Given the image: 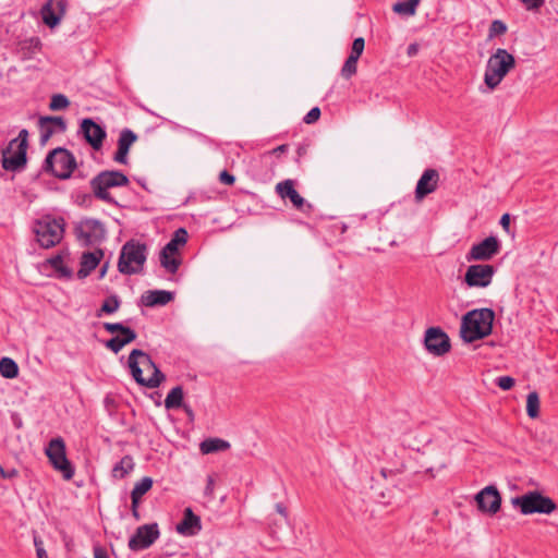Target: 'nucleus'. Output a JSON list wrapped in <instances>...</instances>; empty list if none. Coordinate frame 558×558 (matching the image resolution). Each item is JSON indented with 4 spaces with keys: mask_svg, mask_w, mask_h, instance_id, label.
<instances>
[{
    "mask_svg": "<svg viewBox=\"0 0 558 558\" xmlns=\"http://www.w3.org/2000/svg\"><path fill=\"white\" fill-rule=\"evenodd\" d=\"M495 312L492 308H475L462 316L460 337L466 343L481 340L493 331Z\"/></svg>",
    "mask_w": 558,
    "mask_h": 558,
    "instance_id": "nucleus-1",
    "label": "nucleus"
},
{
    "mask_svg": "<svg viewBox=\"0 0 558 558\" xmlns=\"http://www.w3.org/2000/svg\"><path fill=\"white\" fill-rule=\"evenodd\" d=\"M515 68V59L513 54L504 48H498L487 60L484 73V83L494 90L507 76V74Z\"/></svg>",
    "mask_w": 558,
    "mask_h": 558,
    "instance_id": "nucleus-2",
    "label": "nucleus"
},
{
    "mask_svg": "<svg viewBox=\"0 0 558 558\" xmlns=\"http://www.w3.org/2000/svg\"><path fill=\"white\" fill-rule=\"evenodd\" d=\"M147 258V246L144 243L131 240L121 248L118 260V270L123 275H135L143 271Z\"/></svg>",
    "mask_w": 558,
    "mask_h": 558,
    "instance_id": "nucleus-3",
    "label": "nucleus"
},
{
    "mask_svg": "<svg viewBox=\"0 0 558 558\" xmlns=\"http://www.w3.org/2000/svg\"><path fill=\"white\" fill-rule=\"evenodd\" d=\"M129 182V178L123 172L118 170H105L94 177L89 184L96 198L113 204L116 202L108 190L112 187L126 186Z\"/></svg>",
    "mask_w": 558,
    "mask_h": 558,
    "instance_id": "nucleus-4",
    "label": "nucleus"
},
{
    "mask_svg": "<svg viewBox=\"0 0 558 558\" xmlns=\"http://www.w3.org/2000/svg\"><path fill=\"white\" fill-rule=\"evenodd\" d=\"M64 219L45 216L35 222L34 232L39 245L44 248L56 246L63 239Z\"/></svg>",
    "mask_w": 558,
    "mask_h": 558,
    "instance_id": "nucleus-5",
    "label": "nucleus"
},
{
    "mask_svg": "<svg viewBox=\"0 0 558 558\" xmlns=\"http://www.w3.org/2000/svg\"><path fill=\"white\" fill-rule=\"evenodd\" d=\"M511 504L518 507L520 512L524 515L533 513L549 514L556 509L554 500L537 490L527 492L522 496L513 497Z\"/></svg>",
    "mask_w": 558,
    "mask_h": 558,
    "instance_id": "nucleus-6",
    "label": "nucleus"
},
{
    "mask_svg": "<svg viewBox=\"0 0 558 558\" xmlns=\"http://www.w3.org/2000/svg\"><path fill=\"white\" fill-rule=\"evenodd\" d=\"M76 168L75 157L65 148L58 147L51 150L46 159L44 169L50 171L56 178L66 180Z\"/></svg>",
    "mask_w": 558,
    "mask_h": 558,
    "instance_id": "nucleus-7",
    "label": "nucleus"
},
{
    "mask_svg": "<svg viewBox=\"0 0 558 558\" xmlns=\"http://www.w3.org/2000/svg\"><path fill=\"white\" fill-rule=\"evenodd\" d=\"M74 233L83 246H94L100 244L106 239L107 231L100 220L84 218L75 225Z\"/></svg>",
    "mask_w": 558,
    "mask_h": 558,
    "instance_id": "nucleus-8",
    "label": "nucleus"
},
{
    "mask_svg": "<svg viewBox=\"0 0 558 558\" xmlns=\"http://www.w3.org/2000/svg\"><path fill=\"white\" fill-rule=\"evenodd\" d=\"M53 469L60 472L64 480L74 476V468L66 457L65 442L61 437L52 438L45 450Z\"/></svg>",
    "mask_w": 558,
    "mask_h": 558,
    "instance_id": "nucleus-9",
    "label": "nucleus"
},
{
    "mask_svg": "<svg viewBox=\"0 0 558 558\" xmlns=\"http://www.w3.org/2000/svg\"><path fill=\"white\" fill-rule=\"evenodd\" d=\"M424 345L435 356H442L451 349L450 339L440 327H429L426 329Z\"/></svg>",
    "mask_w": 558,
    "mask_h": 558,
    "instance_id": "nucleus-10",
    "label": "nucleus"
},
{
    "mask_svg": "<svg viewBox=\"0 0 558 558\" xmlns=\"http://www.w3.org/2000/svg\"><path fill=\"white\" fill-rule=\"evenodd\" d=\"M496 272L493 265L475 264L468 267L464 275V282L471 288H486Z\"/></svg>",
    "mask_w": 558,
    "mask_h": 558,
    "instance_id": "nucleus-11",
    "label": "nucleus"
},
{
    "mask_svg": "<svg viewBox=\"0 0 558 558\" xmlns=\"http://www.w3.org/2000/svg\"><path fill=\"white\" fill-rule=\"evenodd\" d=\"M159 535L157 523L141 525L130 538L129 548L133 551L146 549L158 539Z\"/></svg>",
    "mask_w": 558,
    "mask_h": 558,
    "instance_id": "nucleus-12",
    "label": "nucleus"
},
{
    "mask_svg": "<svg viewBox=\"0 0 558 558\" xmlns=\"http://www.w3.org/2000/svg\"><path fill=\"white\" fill-rule=\"evenodd\" d=\"M500 251V242L496 236H488L472 245L470 251L468 252L465 258L468 262L473 260H482L486 262L492 259L495 255H497Z\"/></svg>",
    "mask_w": 558,
    "mask_h": 558,
    "instance_id": "nucleus-13",
    "label": "nucleus"
},
{
    "mask_svg": "<svg viewBox=\"0 0 558 558\" xmlns=\"http://www.w3.org/2000/svg\"><path fill=\"white\" fill-rule=\"evenodd\" d=\"M81 133L95 150H99L102 147L104 141L107 137L106 130L90 118L83 119Z\"/></svg>",
    "mask_w": 558,
    "mask_h": 558,
    "instance_id": "nucleus-14",
    "label": "nucleus"
},
{
    "mask_svg": "<svg viewBox=\"0 0 558 558\" xmlns=\"http://www.w3.org/2000/svg\"><path fill=\"white\" fill-rule=\"evenodd\" d=\"M477 507L482 512L495 514L500 509L501 496L495 486L483 488L476 496Z\"/></svg>",
    "mask_w": 558,
    "mask_h": 558,
    "instance_id": "nucleus-15",
    "label": "nucleus"
},
{
    "mask_svg": "<svg viewBox=\"0 0 558 558\" xmlns=\"http://www.w3.org/2000/svg\"><path fill=\"white\" fill-rule=\"evenodd\" d=\"M276 192L281 198H289L292 205L303 211L307 213L312 210V205L298 193L294 189V182L290 179L279 182L276 185Z\"/></svg>",
    "mask_w": 558,
    "mask_h": 558,
    "instance_id": "nucleus-16",
    "label": "nucleus"
},
{
    "mask_svg": "<svg viewBox=\"0 0 558 558\" xmlns=\"http://www.w3.org/2000/svg\"><path fill=\"white\" fill-rule=\"evenodd\" d=\"M64 0H48L40 9L43 22L50 28L59 25L65 14Z\"/></svg>",
    "mask_w": 558,
    "mask_h": 558,
    "instance_id": "nucleus-17",
    "label": "nucleus"
},
{
    "mask_svg": "<svg viewBox=\"0 0 558 558\" xmlns=\"http://www.w3.org/2000/svg\"><path fill=\"white\" fill-rule=\"evenodd\" d=\"M40 144L45 145L56 133H63L66 123L62 117H40L38 121Z\"/></svg>",
    "mask_w": 558,
    "mask_h": 558,
    "instance_id": "nucleus-18",
    "label": "nucleus"
},
{
    "mask_svg": "<svg viewBox=\"0 0 558 558\" xmlns=\"http://www.w3.org/2000/svg\"><path fill=\"white\" fill-rule=\"evenodd\" d=\"M439 181V173L436 169H426L417 181L415 199L422 201L425 196L436 191Z\"/></svg>",
    "mask_w": 558,
    "mask_h": 558,
    "instance_id": "nucleus-19",
    "label": "nucleus"
},
{
    "mask_svg": "<svg viewBox=\"0 0 558 558\" xmlns=\"http://www.w3.org/2000/svg\"><path fill=\"white\" fill-rule=\"evenodd\" d=\"M137 141V135L130 129H123L118 138V149L113 155V160L121 165L129 163V151L131 146Z\"/></svg>",
    "mask_w": 558,
    "mask_h": 558,
    "instance_id": "nucleus-20",
    "label": "nucleus"
},
{
    "mask_svg": "<svg viewBox=\"0 0 558 558\" xmlns=\"http://www.w3.org/2000/svg\"><path fill=\"white\" fill-rule=\"evenodd\" d=\"M26 163V150L23 148H10L2 151V167L8 171H16Z\"/></svg>",
    "mask_w": 558,
    "mask_h": 558,
    "instance_id": "nucleus-21",
    "label": "nucleus"
},
{
    "mask_svg": "<svg viewBox=\"0 0 558 558\" xmlns=\"http://www.w3.org/2000/svg\"><path fill=\"white\" fill-rule=\"evenodd\" d=\"M140 362L144 369L151 372V375L147 377V388H157L166 379L165 374L158 368L155 362L151 360L149 354L141 350L138 354Z\"/></svg>",
    "mask_w": 558,
    "mask_h": 558,
    "instance_id": "nucleus-22",
    "label": "nucleus"
},
{
    "mask_svg": "<svg viewBox=\"0 0 558 558\" xmlns=\"http://www.w3.org/2000/svg\"><path fill=\"white\" fill-rule=\"evenodd\" d=\"M181 535L193 536L202 530L201 518L191 508L184 510L183 519L175 527Z\"/></svg>",
    "mask_w": 558,
    "mask_h": 558,
    "instance_id": "nucleus-23",
    "label": "nucleus"
},
{
    "mask_svg": "<svg viewBox=\"0 0 558 558\" xmlns=\"http://www.w3.org/2000/svg\"><path fill=\"white\" fill-rule=\"evenodd\" d=\"M174 299L172 292L166 290H149L145 292L141 301L147 307L163 306Z\"/></svg>",
    "mask_w": 558,
    "mask_h": 558,
    "instance_id": "nucleus-24",
    "label": "nucleus"
},
{
    "mask_svg": "<svg viewBox=\"0 0 558 558\" xmlns=\"http://www.w3.org/2000/svg\"><path fill=\"white\" fill-rule=\"evenodd\" d=\"M102 256L104 252L101 250L83 253L81 258V268L77 271V277L80 279L86 278L98 266Z\"/></svg>",
    "mask_w": 558,
    "mask_h": 558,
    "instance_id": "nucleus-25",
    "label": "nucleus"
},
{
    "mask_svg": "<svg viewBox=\"0 0 558 558\" xmlns=\"http://www.w3.org/2000/svg\"><path fill=\"white\" fill-rule=\"evenodd\" d=\"M138 354H141L140 349L132 350L129 355L128 363H129V367L131 369V374H132L133 378L135 379V381L138 385L146 387L147 377L143 376V368L140 366L142 364L140 362Z\"/></svg>",
    "mask_w": 558,
    "mask_h": 558,
    "instance_id": "nucleus-26",
    "label": "nucleus"
},
{
    "mask_svg": "<svg viewBox=\"0 0 558 558\" xmlns=\"http://www.w3.org/2000/svg\"><path fill=\"white\" fill-rule=\"evenodd\" d=\"M230 448V442L221 438H207L199 445L201 452L203 454H209L214 452L225 451Z\"/></svg>",
    "mask_w": 558,
    "mask_h": 558,
    "instance_id": "nucleus-27",
    "label": "nucleus"
},
{
    "mask_svg": "<svg viewBox=\"0 0 558 558\" xmlns=\"http://www.w3.org/2000/svg\"><path fill=\"white\" fill-rule=\"evenodd\" d=\"M135 466L134 460L131 456H124L112 469V476L116 478H124L133 471Z\"/></svg>",
    "mask_w": 558,
    "mask_h": 558,
    "instance_id": "nucleus-28",
    "label": "nucleus"
},
{
    "mask_svg": "<svg viewBox=\"0 0 558 558\" xmlns=\"http://www.w3.org/2000/svg\"><path fill=\"white\" fill-rule=\"evenodd\" d=\"M160 264L161 266L169 272V274H175L181 265V259L177 257L175 254L172 252H166L162 247L160 252Z\"/></svg>",
    "mask_w": 558,
    "mask_h": 558,
    "instance_id": "nucleus-29",
    "label": "nucleus"
},
{
    "mask_svg": "<svg viewBox=\"0 0 558 558\" xmlns=\"http://www.w3.org/2000/svg\"><path fill=\"white\" fill-rule=\"evenodd\" d=\"M183 388L177 386L172 388L165 399V408L167 410L180 409L183 403Z\"/></svg>",
    "mask_w": 558,
    "mask_h": 558,
    "instance_id": "nucleus-30",
    "label": "nucleus"
},
{
    "mask_svg": "<svg viewBox=\"0 0 558 558\" xmlns=\"http://www.w3.org/2000/svg\"><path fill=\"white\" fill-rule=\"evenodd\" d=\"M137 335H129V336H116L105 342L107 349L111 350L113 353H119L123 347L133 342L136 339Z\"/></svg>",
    "mask_w": 558,
    "mask_h": 558,
    "instance_id": "nucleus-31",
    "label": "nucleus"
},
{
    "mask_svg": "<svg viewBox=\"0 0 558 558\" xmlns=\"http://www.w3.org/2000/svg\"><path fill=\"white\" fill-rule=\"evenodd\" d=\"M187 241V232L185 229H178L172 239L163 246L165 253L172 252L173 254H178V250L180 245H184Z\"/></svg>",
    "mask_w": 558,
    "mask_h": 558,
    "instance_id": "nucleus-32",
    "label": "nucleus"
},
{
    "mask_svg": "<svg viewBox=\"0 0 558 558\" xmlns=\"http://www.w3.org/2000/svg\"><path fill=\"white\" fill-rule=\"evenodd\" d=\"M0 374L4 378L13 379L19 375V366L11 357H2L0 360Z\"/></svg>",
    "mask_w": 558,
    "mask_h": 558,
    "instance_id": "nucleus-33",
    "label": "nucleus"
},
{
    "mask_svg": "<svg viewBox=\"0 0 558 558\" xmlns=\"http://www.w3.org/2000/svg\"><path fill=\"white\" fill-rule=\"evenodd\" d=\"M121 305V301L118 295H111L107 298L101 304L100 308L96 312L97 317H101L102 314H113Z\"/></svg>",
    "mask_w": 558,
    "mask_h": 558,
    "instance_id": "nucleus-34",
    "label": "nucleus"
},
{
    "mask_svg": "<svg viewBox=\"0 0 558 558\" xmlns=\"http://www.w3.org/2000/svg\"><path fill=\"white\" fill-rule=\"evenodd\" d=\"M421 0H407L393 4V11L402 15H414Z\"/></svg>",
    "mask_w": 558,
    "mask_h": 558,
    "instance_id": "nucleus-35",
    "label": "nucleus"
},
{
    "mask_svg": "<svg viewBox=\"0 0 558 558\" xmlns=\"http://www.w3.org/2000/svg\"><path fill=\"white\" fill-rule=\"evenodd\" d=\"M526 413L531 418L539 415V396L536 391H531L526 398Z\"/></svg>",
    "mask_w": 558,
    "mask_h": 558,
    "instance_id": "nucleus-36",
    "label": "nucleus"
},
{
    "mask_svg": "<svg viewBox=\"0 0 558 558\" xmlns=\"http://www.w3.org/2000/svg\"><path fill=\"white\" fill-rule=\"evenodd\" d=\"M104 329L110 333L118 332V336L136 335V332L130 327L124 326L121 323H104Z\"/></svg>",
    "mask_w": 558,
    "mask_h": 558,
    "instance_id": "nucleus-37",
    "label": "nucleus"
},
{
    "mask_svg": "<svg viewBox=\"0 0 558 558\" xmlns=\"http://www.w3.org/2000/svg\"><path fill=\"white\" fill-rule=\"evenodd\" d=\"M357 61H359V58H356L355 56H349L348 59L345 60L342 69H341V75L344 77V78H350L351 76H353L356 71H357Z\"/></svg>",
    "mask_w": 558,
    "mask_h": 558,
    "instance_id": "nucleus-38",
    "label": "nucleus"
},
{
    "mask_svg": "<svg viewBox=\"0 0 558 558\" xmlns=\"http://www.w3.org/2000/svg\"><path fill=\"white\" fill-rule=\"evenodd\" d=\"M153 478L149 476L143 477L140 482L135 483L132 495L143 497L153 487Z\"/></svg>",
    "mask_w": 558,
    "mask_h": 558,
    "instance_id": "nucleus-39",
    "label": "nucleus"
},
{
    "mask_svg": "<svg viewBox=\"0 0 558 558\" xmlns=\"http://www.w3.org/2000/svg\"><path fill=\"white\" fill-rule=\"evenodd\" d=\"M70 105L69 99L62 94H56L51 97L49 108L51 110H63Z\"/></svg>",
    "mask_w": 558,
    "mask_h": 558,
    "instance_id": "nucleus-40",
    "label": "nucleus"
},
{
    "mask_svg": "<svg viewBox=\"0 0 558 558\" xmlns=\"http://www.w3.org/2000/svg\"><path fill=\"white\" fill-rule=\"evenodd\" d=\"M27 138H28V132L26 129H23L20 131L19 136L14 140H12L10 144V148H23L27 150Z\"/></svg>",
    "mask_w": 558,
    "mask_h": 558,
    "instance_id": "nucleus-41",
    "label": "nucleus"
},
{
    "mask_svg": "<svg viewBox=\"0 0 558 558\" xmlns=\"http://www.w3.org/2000/svg\"><path fill=\"white\" fill-rule=\"evenodd\" d=\"M506 32H507V25L502 21L495 20L492 22L490 27H489V37L490 38L494 36L504 35Z\"/></svg>",
    "mask_w": 558,
    "mask_h": 558,
    "instance_id": "nucleus-42",
    "label": "nucleus"
},
{
    "mask_svg": "<svg viewBox=\"0 0 558 558\" xmlns=\"http://www.w3.org/2000/svg\"><path fill=\"white\" fill-rule=\"evenodd\" d=\"M50 264L57 271L61 272L62 276H65V277L71 276V270L66 266H64L61 256H56V257L51 258Z\"/></svg>",
    "mask_w": 558,
    "mask_h": 558,
    "instance_id": "nucleus-43",
    "label": "nucleus"
},
{
    "mask_svg": "<svg viewBox=\"0 0 558 558\" xmlns=\"http://www.w3.org/2000/svg\"><path fill=\"white\" fill-rule=\"evenodd\" d=\"M365 41L363 37H357L353 40L352 49L350 56H355L356 58H360L361 54L364 51Z\"/></svg>",
    "mask_w": 558,
    "mask_h": 558,
    "instance_id": "nucleus-44",
    "label": "nucleus"
},
{
    "mask_svg": "<svg viewBox=\"0 0 558 558\" xmlns=\"http://www.w3.org/2000/svg\"><path fill=\"white\" fill-rule=\"evenodd\" d=\"M495 383L500 389L510 390L515 381L511 376H500L496 378Z\"/></svg>",
    "mask_w": 558,
    "mask_h": 558,
    "instance_id": "nucleus-45",
    "label": "nucleus"
},
{
    "mask_svg": "<svg viewBox=\"0 0 558 558\" xmlns=\"http://www.w3.org/2000/svg\"><path fill=\"white\" fill-rule=\"evenodd\" d=\"M320 117V109L318 107L312 108L306 116L303 118V121L306 124L315 123Z\"/></svg>",
    "mask_w": 558,
    "mask_h": 558,
    "instance_id": "nucleus-46",
    "label": "nucleus"
},
{
    "mask_svg": "<svg viewBox=\"0 0 558 558\" xmlns=\"http://www.w3.org/2000/svg\"><path fill=\"white\" fill-rule=\"evenodd\" d=\"M141 498L140 496H136V495H132L131 494V500H132V505H131V510H132V515L134 517L135 520H140L141 519V514L138 512V506H140V502H141Z\"/></svg>",
    "mask_w": 558,
    "mask_h": 558,
    "instance_id": "nucleus-47",
    "label": "nucleus"
},
{
    "mask_svg": "<svg viewBox=\"0 0 558 558\" xmlns=\"http://www.w3.org/2000/svg\"><path fill=\"white\" fill-rule=\"evenodd\" d=\"M219 180L221 183L223 184H227V185H232L235 181V178L234 175H232L231 173H229L228 171L223 170L222 172H220L219 174Z\"/></svg>",
    "mask_w": 558,
    "mask_h": 558,
    "instance_id": "nucleus-48",
    "label": "nucleus"
},
{
    "mask_svg": "<svg viewBox=\"0 0 558 558\" xmlns=\"http://www.w3.org/2000/svg\"><path fill=\"white\" fill-rule=\"evenodd\" d=\"M521 1L524 3V5L527 10H537L544 3V0H521Z\"/></svg>",
    "mask_w": 558,
    "mask_h": 558,
    "instance_id": "nucleus-49",
    "label": "nucleus"
},
{
    "mask_svg": "<svg viewBox=\"0 0 558 558\" xmlns=\"http://www.w3.org/2000/svg\"><path fill=\"white\" fill-rule=\"evenodd\" d=\"M34 544L36 547V553L38 558H48L47 553L43 547V542L38 539L37 537L34 538Z\"/></svg>",
    "mask_w": 558,
    "mask_h": 558,
    "instance_id": "nucleus-50",
    "label": "nucleus"
},
{
    "mask_svg": "<svg viewBox=\"0 0 558 558\" xmlns=\"http://www.w3.org/2000/svg\"><path fill=\"white\" fill-rule=\"evenodd\" d=\"M500 225H501L502 229H504L507 233H510V215H509V214H504V215L501 216Z\"/></svg>",
    "mask_w": 558,
    "mask_h": 558,
    "instance_id": "nucleus-51",
    "label": "nucleus"
},
{
    "mask_svg": "<svg viewBox=\"0 0 558 558\" xmlns=\"http://www.w3.org/2000/svg\"><path fill=\"white\" fill-rule=\"evenodd\" d=\"M214 488H215V481L211 476H208L207 478V485L205 487V495L213 497L214 495Z\"/></svg>",
    "mask_w": 558,
    "mask_h": 558,
    "instance_id": "nucleus-52",
    "label": "nucleus"
},
{
    "mask_svg": "<svg viewBox=\"0 0 558 558\" xmlns=\"http://www.w3.org/2000/svg\"><path fill=\"white\" fill-rule=\"evenodd\" d=\"M94 558H109L107 550L101 546L94 547Z\"/></svg>",
    "mask_w": 558,
    "mask_h": 558,
    "instance_id": "nucleus-53",
    "label": "nucleus"
},
{
    "mask_svg": "<svg viewBox=\"0 0 558 558\" xmlns=\"http://www.w3.org/2000/svg\"><path fill=\"white\" fill-rule=\"evenodd\" d=\"M276 508V511L281 514L282 517H284L286 519L288 518V510L287 508L282 505V504H276L275 506Z\"/></svg>",
    "mask_w": 558,
    "mask_h": 558,
    "instance_id": "nucleus-54",
    "label": "nucleus"
},
{
    "mask_svg": "<svg viewBox=\"0 0 558 558\" xmlns=\"http://www.w3.org/2000/svg\"><path fill=\"white\" fill-rule=\"evenodd\" d=\"M0 473L3 477H13L17 474V472L15 470H11V471H4L2 468H0Z\"/></svg>",
    "mask_w": 558,
    "mask_h": 558,
    "instance_id": "nucleus-55",
    "label": "nucleus"
},
{
    "mask_svg": "<svg viewBox=\"0 0 558 558\" xmlns=\"http://www.w3.org/2000/svg\"><path fill=\"white\" fill-rule=\"evenodd\" d=\"M181 408H183L184 412L186 413V415L189 416V418L192 421L194 420V412L193 410L191 409V407L186 405V404H183Z\"/></svg>",
    "mask_w": 558,
    "mask_h": 558,
    "instance_id": "nucleus-56",
    "label": "nucleus"
},
{
    "mask_svg": "<svg viewBox=\"0 0 558 558\" xmlns=\"http://www.w3.org/2000/svg\"><path fill=\"white\" fill-rule=\"evenodd\" d=\"M287 149H288V145L283 144V145H280V146H278V147H276V148L272 150V153H274V154H282V153L287 151Z\"/></svg>",
    "mask_w": 558,
    "mask_h": 558,
    "instance_id": "nucleus-57",
    "label": "nucleus"
},
{
    "mask_svg": "<svg viewBox=\"0 0 558 558\" xmlns=\"http://www.w3.org/2000/svg\"><path fill=\"white\" fill-rule=\"evenodd\" d=\"M417 52V46L412 44L408 47V56H414Z\"/></svg>",
    "mask_w": 558,
    "mask_h": 558,
    "instance_id": "nucleus-58",
    "label": "nucleus"
},
{
    "mask_svg": "<svg viewBox=\"0 0 558 558\" xmlns=\"http://www.w3.org/2000/svg\"><path fill=\"white\" fill-rule=\"evenodd\" d=\"M108 267H109L108 263L102 265V267L100 268V271H99V278H104L105 277V275H106V272L108 270Z\"/></svg>",
    "mask_w": 558,
    "mask_h": 558,
    "instance_id": "nucleus-59",
    "label": "nucleus"
},
{
    "mask_svg": "<svg viewBox=\"0 0 558 558\" xmlns=\"http://www.w3.org/2000/svg\"><path fill=\"white\" fill-rule=\"evenodd\" d=\"M447 461H442L438 464V466L436 468L437 470H442V469H446L447 468Z\"/></svg>",
    "mask_w": 558,
    "mask_h": 558,
    "instance_id": "nucleus-60",
    "label": "nucleus"
},
{
    "mask_svg": "<svg viewBox=\"0 0 558 558\" xmlns=\"http://www.w3.org/2000/svg\"><path fill=\"white\" fill-rule=\"evenodd\" d=\"M380 473H381V475H383L384 477H387V474H388V473H392V471H391V470H390V471H388V470H386V469H383Z\"/></svg>",
    "mask_w": 558,
    "mask_h": 558,
    "instance_id": "nucleus-61",
    "label": "nucleus"
},
{
    "mask_svg": "<svg viewBox=\"0 0 558 558\" xmlns=\"http://www.w3.org/2000/svg\"><path fill=\"white\" fill-rule=\"evenodd\" d=\"M303 154H305V149L300 147V148L298 149V155H299V156H302Z\"/></svg>",
    "mask_w": 558,
    "mask_h": 558,
    "instance_id": "nucleus-62",
    "label": "nucleus"
}]
</instances>
